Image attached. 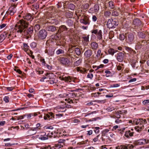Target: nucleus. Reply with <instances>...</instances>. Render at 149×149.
<instances>
[{"instance_id": "obj_1", "label": "nucleus", "mask_w": 149, "mask_h": 149, "mask_svg": "<svg viewBox=\"0 0 149 149\" xmlns=\"http://www.w3.org/2000/svg\"><path fill=\"white\" fill-rule=\"evenodd\" d=\"M29 23L23 20H20L15 26V29L17 33H23L29 38L31 37L33 32V27L31 26L26 29Z\"/></svg>"}, {"instance_id": "obj_2", "label": "nucleus", "mask_w": 149, "mask_h": 149, "mask_svg": "<svg viewBox=\"0 0 149 149\" xmlns=\"http://www.w3.org/2000/svg\"><path fill=\"white\" fill-rule=\"evenodd\" d=\"M118 21L116 19H109L107 22V27L109 29L115 28L118 24Z\"/></svg>"}, {"instance_id": "obj_3", "label": "nucleus", "mask_w": 149, "mask_h": 149, "mask_svg": "<svg viewBox=\"0 0 149 149\" xmlns=\"http://www.w3.org/2000/svg\"><path fill=\"white\" fill-rule=\"evenodd\" d=\"M126 42H127L131 44L134 42V36L132 33H125Z\"/></svg>"}, {"instance_id": "obj_4", "label": "nucleus", "mask_w": 149, "mask_h": 149, "mask_svg": "<svg viewBox=\"0 0 149 149\" xmlns=\"http://www.w3.org/2000/svg\"><path fill=\"white\" fill-rule=\"evenodd\" d=\"M58 60L63 65L67 66H70L71 64L70 58L64 57L59 58Z\"/></svg>"}, {"instance_id": "obj_5", "label": "nucleus", "mask_w": 149, "mask_h": 149, "mask_svg": "<svg viewBox=\"0 0 149 149\" xmlns=\"http://www.w3.org/2000/svg\"><path fill=\"white\" fill-rule=\"evenodd\" d=\"M38 35L39 39L43 40L46 37L47 35V32L45 29H42L39 31Z\"/></svg>"}, {"instance_id": "obj_6", "label": "nucleus", "mask_w": 149, "mask_h": 149, "mask_svg": "<svg viewBox=\"0 0 149 149\" xmlns=\"http://www.w3.org/2000/svg\"><path fill=\"white\" fill-rule=\"evenodd\" d=\"M92 33L96 35L97 39L99 40H102V32L101 30H98V29H95L92 31Z\"/></svg>"}, {"instance_id": "obj_7", "label": "nucleus", "mask_w": 149, "mask_h": 149, "mask_svg": "<svg viewBox=\"0 0 149 149\" xmlns=\"http://www.w3.org/2000/svg\"><path fill=\"white\" fill-rule=\"evenodd\" d=\"M82 38L83 45L85 46L88 45L89 42V35L85 36L83 35V36L82 37Z\"/></svg>"}, {"instance_id": "obj_8", "label": "nucleus", "mask_w": 149, "mask_h": 149, "mask_svg": "<svg viewBox=\"0 0 149 149\" xmlns=\"http://www.w3.org/2000/svg\"><path fill=\"white\" fill-rule=\"evenodd\" d=\"M80 22L85 25H89L90 24V21L89 18L86 16H84L82 17L80 19Z\"/></svg>"}, {"instance_id": "obj_9", "label": "nucleus", "mask_w": 149, "mask_h": 149, "mask_svg": "<svg viewBox=\"0 0 149 149\" xmlns=\"http://www.w3.org/2000/svg\"><path fill=\"white\" fill-rule=\"evenodd\" d=\"M124 57V53L122 52H119L117 54L116 58L117 60L119 62L123 61Z\"/></svg>"}, {"instance_id": "obj_10", "label": "nucleus", "mask_w": 149, "mask_h": 149, "mask_svg": "<svg viewBox=\"0 0 149 149\" xmlns=\"http://www.w3.org/2000/svg\"><path fill=\"white\" fill-rule=\"evenodd\" d=\"M61 145H56L54 146H51L50 145H48L47 146H46L42 148V149H57V148H60L61 147Z\"/></svg>"}, {"instance_id": "obj_11", "label": "nucleus", "mask_w": 149, "mask_h": 149, "mask_svg": "<svg viewBox=\"0 0 149 149\" xmlns=\"http://www.w3.org/2000/svg\"><path fill=\"white\" fill-rule=\"evenodd\" d=\"M133 23L134 25L137 26H142L141 21L137 18L134 19L133 20Z\"/></svg>"}, {"instance_id": "obj_12", "label": "nucleus", "mask_w": 149, "mask_h": 149, "mask_svg": "<svg viewBox=\"0 0 149 149\" xmlns=\"http://www.w3.org/2000/svg\"><path fill=\"white\" fill-rule=\"evenodd\" d=\"M57 27L53 25H49L46 28V30L49 31L54 32L56 30Z\"/></svg>"}, {"instance_id": "obj_13", "label": "nucleus", "mask_w": 149, "mask_h": 149, "mask_svg": "<svg viewBox=\"0 0 149 149\" xmlns=\"http://www.w3.org/2000/svg\"><path fill=\"white\" fill-rule=\"evenodd\" d=\"M23 17L24 18V20L26 21V20L27 21H31L33 19V17L31 15V14H27L26 15L23 16ZM22 20H23V19H22Z\"/></svg>"}, {"instance_id": "obj_14", "label": "nucleus", "mask_w": 149, "mask_h": 149, "mask_svg": "<svg viewBox=\"0 0 149 149\" xmlns=\"http://www.w3.org/2000/svg\"><path fill=\"white\" fill-rule=\"evenodd\" d=\"M68 28L65 25H63L59 27L58 33H61L64 31H67Z\"/></svg>"}, {"instance_id": "obj_15", "label": "nucleus", "mask_w": 149, "mask_h": 149, "mask_svg": "<svg viewBox=\"0 0 149 149\" xmlns=\"http://www.w3.org/2000/svg\"><path fill=\"white\" fill-rule=\"evenodd\" d=\"M134 144L136 145H142L146 144L145 139H140L134 142Z\"/></svg>"}, {"instance_id": "obj_16", "label": "nucleus", "mask_w": 149, "mask_h": 149, "mask_svg": "<svg viewBox=\"0 0 149 149\" xmlns=\"http://www.w3.org/2000/svg\"><path fill=\"white\" fill-rule=\"evenodd\" d=\"M92 52L91 49H88L86 50L84 53V56L87 58L90 57L92 54Z\"/></svg>"}, {"instance_id": "obj_17", "label": "nucleus", "mask_w": 149, "mask_h": 149, "mask_svg": "<svg viewBox=\"0 0 149 149\" xmlns=\"http://www.w3.org/2000/svg\"><path fill=\"white\" fill-rule=\"evenodd\" d=\"M16 6V5H15L14 6H12L9 8V10L10 13L9 14L10 15H13L15 12V10L14 8H15Z\"/></svg>"}, {"instance_id": "obj_18", "label": "nucleus", "mask_w": 149, "mask_h": 149, "mask_svg": "<svg viewBox=\"0 0 149 149\" xmlns=\"http://www.w3.org/2000/svg\"><path fill=\"white\" fill-rule=\"evenodd\" d=\"M57 33L56 35L51 36V39H52V41H58L60 40V37L57 35Z\"/></svg>"}, {"instance_id": "obj_19", "label": "nucleus", "mask_w": 149, "mask_h": 149, "mask_svg": "<svg viewBox=\"0 0 149 149\" xmlns=\"http://www.w3.org/2000/svg\"><path fill=\"white\" fill-rule=\"evenodd\" d=\"M54 114L51 112L48 113L46 114V115L44 117V118L45 120L47 119V118H50V119L52 118H54Z\"/></svg>"}, {"instance_id": "obj_20", "label": "nucleus", "mask_w": 149, "mask_h": 149, "mask_svg": "<svg viewBox=\"0 0 149 149\" xmlns=\"http://www.w3.org/2000/svg\"><path fill=\"white\" fill-rule=\"evenodd\" d=\"M133 132H131L130 130H128L126 132L125 135L127 138H130V137L133 136Z\"/></svg>"}, {"instance_id": "obj_21", "label": "nucleus", "mask_w": 149, "mask_h": 149, "mask_svg": "<svg viewBox=\"0 0 149 149\" xmlns=\"http://www.w3.org/2000/svg\"><path fill=\"white\" fill-rule=\"evenodd\" d=\"M45 52L47 53L49 55L52 56L54 55V51L52 49L49 50H46Z\"/></svg>"}, {"instance_id": "obj_22", "label": "nucleus", "mask_w": 149, "mask_h": 149, "mask_svg": "<svg viewBox=\"0 0 149 149\" xmlns=\"http://www.w3.org/2000/svg\"><path fill=\"white\" fill-rule=\"evenodd\" d=\"M98 47V45L95 42H93L91 44V47L93 49H96Z\"/></svg>"}, {"instance_id": "obj_23", "label": "nucleus", "mask_w": 149, "mask_h": 149, "mask_svg": "<svg viewBox=\"0 0 149 149\" xmlns=\"http://www.w3.org/2000/svg\"><path fill=\"white\" fill-rule=\"evenodd\" d=\"M6 34L4 32L0 35V43L6 37Z\"/></svg>"}, {"instance_id": "obj_24", "label": "nucleus", "mask_w": 149, "mask_h": 149, "mask_svg": "<svg viewBox=\"0 0 149 149\" xmlns=\"http://www.w3.org/2000/svg\"><path fill=\"white\" fill-rule=\"evenodd\" d=\"M146 35L148 37H149V33H148L147 34H146ZM147 42H149V39L147 41L146 40H143L141 42H138L137 43V45H140L141 46H142L143 45H144V44H143V43H146Z\"/></svg>"}, {"instance_id": "obj_25", "label": "nucleus", "mask_w": 149, "mask_h": 149, "mask_svg": "<svg viewBox=\"0 0 149 149\" xmlns=\"http://www.w3.org/2000/svg\"><path fill=\"white\" fill-rule=\"evenodd\" d=\"M42 24L41 23L36 24L34 26V29L36 32L38 31L40 28Z\"/></svg>"}, {"instance_id": "obj_26", "label": "nucleus", "mask_w": 149, "mask_h": 149, "mask_svg": "<svg viewBox=\"0 0 149 149\" xmlns=\"http://www.w3.org/2000/svg\"><path fill=\"white\" fill-rule=\"evenodd\" d=\"M38 128L36 127H35L34 128H30V130L28 131V132L29 133L30 131H31V130L34 131V132L32 134H29V135H28V136H31L32 135H33L36 134V131L38 130Z\"/></svg>"}, {"instance_id": "obj_27", "label": "nucleus", "mask_w": 149, "mask_h": 149, "mask_svg": "<svg viewBox=\"0 0 149 149\" xmlns=\"http://www.w3.org/2000/svg\"><path fill=\"white\" fill-rule=\"evenodd\" d=\"M143 125L142 126H138L135 127V129L138 132H139L141 131L144 128Z\"/></svg>"}, {"instance_id": "obj_28", "label": "nucleus", "mask_w": 149, "mask_h": 149, "mask_svg": "<svg viewBox=\"0 0 149 149\" xmlns=\"http://www.w3.org/2000/svg\"><path fill=\"white\" fill-rule=\"evenodd\" d=\"M108 52L109 54L113 55L114 53L116 52L117 50L113 48H110Z\"/></svg>"}, {"instance_id": "obj_29", "label": "nucleus", "mask_w": 149, "mask_h": 149, "mask_svg": "<svg viewBox=\"0 0 149 149\" xmlns=\"http://www.w3.org/2000/svg\"><path fill=\"white\" fill-rule=\"evenodd\" d=\"M68 9L71 10H74L75 8V6L72 3H69L68 5Z\"/></svg>"}, {"instance_id": "obj_30", "label": "nucleus", "mask_w": 149, "mask_h": 149, "mask_svg": "<svg viewBox=\"0 0 149 149\" xmlns=\"http://www.w3.org/2000/svg\"><path fill=\"white\" fill-rule=\"evenodd\" d=\"M138 35L142 38H144L146 37L145 34L144 33L140 32L138 33Z\"/></svg>"}, {"instance_id": "obj_31", "label": "nucleus", "mask_w": 149, "mask_h": 149, "mask_svg": "<svg viewBox=\"0 0 149 149\" xmlns=\"http://www.w3.org/2000/svg\"><path fill=\"white\" fill-rule=\"evenodd\" d=\"M74 51L77 55H79L81 54V52L79 48L77 47L75 48Z\"/></svg>"}, {"instance_id": "obj_32", "label": "nucleus", "mask_w": 149, "mask_h": 149, "mask_svg": "<svg viewBox=\"0 0 149 149\" xmlns=\"http://www.w3.org/2000/svg\"><path fill=\"white\" fill-rule=\"evenodd\" d=\"M114 36V32L113 31H111L109 32V38L111 39Z\"/></svg>"}, {"instance_id": "obj_33", "label": "nucleus", "mask_w": 149, "mask_h": 149, "mask_svg": "<svg viewBox=\"0 0 149 149\" xmlns=\"http://www.w3.org/2000/svg\"><path fill=\"white\" fill-rule=\"evenodd\" d=\"M24 46V48H23V49L25 52H26L29 49V47L28 46L27 44L26 43H24L23 45Z\"/></svg>"}, {"instance_id": "obj_34", "label": "nucleus", "mask_w": 149, "mask_h": 149, "mask_svg": "<svg viewBox=\"0 0 149 149\" xmlns=\"http://www.w3.org/2000/svg\"><path fill=\"white\" fill-rule=\"evenodd\" d=\"M72 79V78L70 76H68L65 77V81L66 82H70L71 81Z\"/></svg>"}, {"instance_id": "obj_35", "label": "nucleus", "mask_w": 149, "mask_h": 149, "mask_svg": "<svg viewBox=\"0 0 149 149\" xmlns=\"http://www.w3.org/2000/svg\"><path fill=\"white\" fill-rule=\"evenodd\" d=\"M112 15L114 16H116L119 15V13L116 10H114L113 11Z\"/></svg>"}, {"instance_id": "obj_36", "label": "nucleus", "mask_w": 149, "mask_h": 149, "mask_svg": "<svg viewBox=\"0 0 149 149\" xmlns=\"http://www.w3.org/2000/svg\"><path fill=\"white\" fill-rule=\"evenodd\" d=\"M64 53V51L61 49H59L57 50L56 52V53L57 54H63Z\"/></svg>"}, {"instance_id": "obj_37", "label": "nucleus", "mask_w": 149, "mask_h": 149, "mask_svg": "<svg viewBox=\"0 0 149 149\" xmlns=\"http://www.w3.org/2000/svg\"><path fill=\"white\" fill-rule=\"evenodd\" d=\"M111 13L110 11H107L104 13V15L106 17H108L111 15Z\"/></svg>"}, {"instance_id": "obj_38", "label": "nucleus", "mask_w": 149, "mask_h": 149, "mask_svg": "<svg viewBox=\"0 0 149 149\" xmlns=\"http://www.w3.org/2000/svg\"><path fill=\"white\" fill-rule=\"evenodd\" d=\"M115 108L113 107H110L107 108L106 110L108 111H111L113 110H115Z\"/></svg>"}, {"instance_id": "obj_39", "label": "nucleus", "mask_w": 149, "mask_h": 149, "mask_svg": "<svg viewBox=\"0 0 149 149\" xmlns=\"http://www.w3.org/2000/svg\"><path fill=\"white\" fill-rule=\"evenodd\" d=\"M109 7H110L111 9H113L114 6L113 5V2L112 1H110L109 2Z\"/></svg>"}, {"instance_id": "obj_40", "label": "nucleus", "mask_w": 149, "mask_h": 149, "mask_svg": "<svg viewBox=\"0 0 149 149\" xmlns=\"http://www.w3.org/2000/svg\"><path fill=\"white\" fill-rule=\"evenodd\" d=\"M125 37V36L123 34H121L120 35L119 38L120 40H124Z\"/></svg>"}, {"instance_id": "obj_41", "label": "nucleus", "mask_w": 149, "mask_h": 149, "mask_svg": "<svg viewBox=\"0 0 149 149\" xmlns=\"http://www.w3.org/2000/svg\"><path fill=\"white\" fill-rule=\"evenodd\" d=\"M14 69L15 71H16L19 74H22V72L19 69H18V67H15Z\"/></svg>"}, {"instance_id": "obj_42", "label": "nucleus", "mask_w": 149, "mask_h": 149, "mask_svg": "<svg viewBox=\"0 0 149 149\" xmlns=\"http://www.w3.org/2000/svg\"><path fill=\"white\" fill-rule=\"evenodd\" d=\"M48 136L47 135L46 136H41L39 137V139L41 140H45L48 139Z\"/></svg>"}, {"instance_id": "obj_43", "label": "nucleus", "mask_w": 149, "mask_h": 149, "mask_svg": "<svg viewBox=\"0 0 149 149\" xmlns=\"http://www.w3.org/2000/svg\"><path fill=\"white\" fill-rule=\"evenodd\" d=\"M45 75L46 76L45 77H46V78H49L50 79H51V77L52 75V74L51 73H47Z\"/></svg>"}, {"instance_id": "obj_44", "label": "nucleus", "mask_w": 149, "mask_h": 149, "mask_svg": "<svg viewBox=\"0 0 149 149\" xmlns=\"http://www.w3.org/2000/svg\"><path fill=\"white\" fill-rule=\"evenodd\" d=\"M76 46L73 45H71L69 48V52H71V50H75V48Z\"/></svg>"}, {"instance_id": "obj_45", "label": "nucleus", "mask_w": 149, "mask_h": 149, "mask_svg": "<svg viewBox=\"0 0 149 149\" xmlns=\"http://www.w3.org/2000/svg\"><path fill=\"white\" fill-rule=\"evenodd\" d=\"M104 65H103V64H101L99 66H93V68H94L95 67H97V68H96V70H98V69H99V68H103L104 67Z\"/></svg>"}, {"instance_id": "obj_46", "label": "nucleus", "mask_w": 149, "mask_h": 149, "mask_svg": "<svg viewBox=\"0 0 149 149\" xmlns=\"http://www.w3.org/2000/svg\"><path fill=\"white\" fill-rule=\"evenodd\" d=\"M30 46L32 48H34L36 46V43L35 42H32Z\"/></svg>"}, {"instance_id": "obj_47", "label": "nucleus", "mask_w": 149, "mask_h": 149, "mask_svg": "<svg viewBox=\"0 0 149 149\" xmlns=\"http://www.w3.org/2000/svg\"><path fill=\"white\" fill-rule=\"evenodd\" d=\"M105 72L106 74V76L107 77H109L110 74H111V72L109 71L106 70L105 71Z\"/></svg>"}, {"instance_id": "obj_48", "label": "nucleus", "mask_w": 149, "mask_h": 149, "mask_svg": "<svg viewBox=\"0 0 149 149\" xmlns=\"http://www.w3.org/2000/svg\"><path fill=\"white\" fill-rule=\"evenodd\" d=\"M99 7L97 5H95L94 6V10H95V12L99 10Z\"/></svg>"}, {"instance_id": "obj_49", "label": "nucleus", "mask_w": 149, "mask_h": 149, "mask_svg": "<svg viewBox=\"0 0 149 149\" xmlns=\"http://www.w3.org/2000/svg\"><path fill=\"white\" fill-rule=\"evenodd\" d=\"M10 13L9 9H8V10L6 11V13L5 12V11H4L1 13V15H2L4 13H5V16L7 17V16L8 15H10L9 13Z\"/></svg>"}, {"instance_id": "obj_50", "label": "nucleus", "mask_w": 149, "mask_h": 149, "mask_svg": "<svg viewBox=\"0 0 149 149\" xmlns=\"http://www.w3.org/2000/svg\"><path fill=\"white\" fill-rule=\"evenodd\" d=\"M9 97L8 96H5L3 99L4 100L6 103L8 102L9 101Z\"/></svg>"}, {"instance_id": "obj_51", "label": "nucleus", "mask_w": 149, "mask_h": 149, "mask_svg": "<svg viewBox=\"0 0 149 149\" xmlns=\"http://www.w3.org/2000/svg\"><path fill=\"white\" fill-rule=\"evenodd\" d=\"M99 129V127H96L95 128V129L94 130L96 134H98L99 132L100 131Z\"/></svg>"}, {"instance_id": "obj_52", "label": "nucleus", "mask_w": 149, "mask_h": 149, "mask_svg": "<svg viewBox=\"0 0 149 149\" xmlns=\"http://www.w3.org/2000/svg\"><path fill=\"white\" fill-rule=\"evenodd\" d=\"M120 86V84H113L110 86V87H117Z\"/></svg>"}, {"instance_id": "obj_53", "label": "nucleus", "mask_w": 149, "mask_h": 149, "mask_svg": "<svg viewBox=\"0 0 149 149\" xmlns=\"http://www.w3.org/2000/svg\"><path fill=\"white\" fill-rule=\"evenodd\" d=\"M65 100L66 101L67 100V102L69 103H70L71 102L72 103H74V102H73V100H71L70 98H68V100L66 99H65Z\"/></svg>"}, {"instance_id": "obj_54", "label": "nucleus", "mask_w": 149, "mask_h": 149, "mask_svg": "<svg viewBox=\"0 0 149 149\" xmlns=\"http://www.w3.org/2000/svg\"><path fill=\"white\" fill-rule=\"evenodd\" d=\"M93 77V75L92 73H88L87 76V77L92 79Z\"/></svg>"}, {"instance_id": "obj_55", "label": "nucleus", "mask_w": 149, "mask_h": 149, "mask_svg": "<svg viewBox=\"0 0 149 149\" xmlns=\"http://www.w3.org/2000/svg\"><path fill=\"white\" fill-rule=\"evenodd\" d=\"M115 116L116 118H119L120 117V115L117 112H116L115 113Z\"/></svg>"}, {"instance_id": "obj_56", "label": "nucleus", "mask_w": 149, "mask_h": 149, "mask_svg": "<svg viewBox=\"0 0 149 149\" xmlns=\"http://www.w3.org/2000/svg\"><path fill=\"white\" fill-rule=\"evenodd\" d=\"M14 88L13 87H8L6 88L7 89L8 91H12V90H13V89Z\"/></svg>"}, {"instance_id": "obj_57", "label": "nucleus", "mask_w": 149, "mask_h": 149, "mask_svg": "<svg viewBox=\"0 0 149 149\" xmlns=\"http://www.w3.org/2000/svg\"><path fill=\"white\" fill-rule=\"evenodd\" d=\"M40 61L42 63V65H45L46 64L45 62V59H42L40 60Z\"/></svg>"}, {"instance_id": "obj_58", "label": "nucleus", "mask_w": 149, "mask_h": 149, "mask_svg": "<svg viewBox=\"0 0 149 149\" xmlns=\"http://www.w3.org/2000/svg\"><path fill=\"white\" fill-rule=\"evenodd\" d=\"M136 78H134L133 79H130L129 81V82L131 83V82H134V81H136Z\"/></svg>"}, {"instance_id": "obj_59", "label": "nucleus", "mask_w": 149, "mask_h": 149, "mask_svg": "<svg viewBox=\"0 0 149 149\" xmlns=\"http://www.w3.org/2000/svg\"><path fill=\"white\" fill-rule=\"evenodd\" d=\"M117 112H118L120 115V114H122L123 113H125L127 112V111H124V112H123L122 111H117Z\"/></svg>"}, {"instance_id": "obj_60", "label": "nucleus", "mask_w": 149, "mask_h": 149, "mask_svg": "<svg viewBox=\"0 0 149 149\" xmlns=\"http://www.w3.org/2000/svg\"><path fill=\"white\" fill-rule=\"evenodd\" d=\"M149 103V100H144L143 103L144 104H147Z\"/></svg>"}, {"instance_id": "obj_61", "label": "nucleus", "mask_w": 149, "mask_h": 149, "mask_svg": "<svg viewBox=\"0 0 149 149\" xmlns=\"http://www.w3.org/2000/svg\"><path fill=\"white\" fill-rule=\"evenodd\" d=\"M6 25V24H3L0 25V29H2L4 28Z\"/></svg>"}, {"instance_id": "obj_62", "label": "nucleus", "mask_w": 149, "mask_h": 149, "mask_svg": "<svg viewBox=\"0 0 149 149\" xmlns=\"http://www.w3.org/2000/svg\"><path fill=\"white\" fill-rule=\"evenodd\" d=\"M92 19L93 20L94 22H95L96 21L97 18L95 15H93V16Z\"/></svg>"}, {"instance_id": "obj_63", "label": "nucleus", "mask_w": 149, "mask_h": 149, "mask_svg": "<svg viewBox=\"0 0 149 149\" xmlns=\"http://www.w3.org/2000/svg\"><path fill=\"white\" fill-rule=\"evenodd\" d=\"M136 120L137 121L138 123H140V125H141L142 124L141 121L142 120H143V119L140 118L139 119H137Z\"/></svg>"}, {"instance_id": "obj_64", "label": "nucleus", "mask_w": 149, "mask_h": 149, "mask_svg": "<svg viewBox=\"0 0 149 149\" xmlns=\"http://www.w3.org/2000/svg\"><path fill=\"white\" fill-rule=\"evenodd\" d=\"M100 135H97L96 137L95 138L93 139V141H94V142H96V141H97L98 140V137Z\"/></svg>"}]
</instances>
